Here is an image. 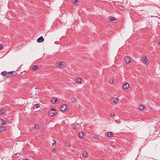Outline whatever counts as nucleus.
Returning <instances> with one entry per match:
<instances>
[{"instance_id": "nucleus-14", "label": "nucleus", "mask_w": 160, "mask_h": 160, "mask_svg": "<svg viewBox=\"0 0 160 160\" xmlns=\"http://www.w3.org/2000/svg\"><path fill=\"white\" fill-rule=\"evenodd\" d=\"M1 74L3 76H6L7 77V72L5 71L2 72Z\"/></svg>"}, {"instance_id": "nucleus-4", "label": "nucleus", "mask_w": 160, "mask_h": 160, "mask_svg": "<svg viewBox=\"0 0 160 160\" xmlns=\"http://www.w3.org/2000/svg\"><path fill=\"white\" fill-rule=\"evenodd\" d=\"M49 115L51 116H53L55 115L57 113L56 111H53L52 110H50L49 111Z\"/></svg>"}, {"instance_id": "nucleus-15", "label": "nucleus", "mask_w": 160, "mask_h": 160, "mask_svg": "<svg viewBox=\"0 0 160 160\" xmlns=\"http://www.w3.org/2000/svg\"><path fill=\"white\" fill-rule=\"evenodd\" d=\"M81 78H79L78 79H76V81L77 82L79 83H81Z\"/></svg>"}, {"instance_id": "nucleus-23", "label": "nucleus", "mask_w": 160, "mask_h": 160, "mask_svg": "<svg viewBox=\"0 0 160 160\" xmlns=\"http://www.w3.org/2000/svg\"><path fill=\"white\" fill-rule=\"evenodd\" d=\"M114 20H115V18L113 17H112L110 19V20L111 21H113Z\"/></svg>"}, {"instance_id": "nucleus-12", "label": "nucleus", "mask_w": 160, "mask_h": 160, "mask_svg": "<svg viewBox=\"0 0 160 160\" xmlns=\"http://www.w3.org/2000/svg\"><path fill=\"white\" fill-rule=\"evenodd\" d=\"M13 72L11 71L9 72L8 73H7V77H11L12 76V75L13 73Z\"/></svg>"}, {"instance_id": "nucleus-19", "label": "nucleus", "mask_w": 160, "mask_h": 160, "mask_svg": "<svg viewBox=\"0 0 160 160\" xmlns=\"http://www.w3.org/2000/svg\"><path fill=\"white\" fill-rule=\"evenodd\" d=\"M52 101L53 102V103H55L57 101V99L56 98L53 100H52Z\"/></svg>"}, {"instance_id": "nucleus-1", "label": "nucleus", "mask_w": 160, "mask_h": 160, "mask_svg": "<svg viewBox=\"0 0 160 160\" xmlns=\"http://www.w3.org/2000/svg\"><path fill=\"white\" fill-rule=\"evenodd\" d=\"M66 105L65 104H63L61 106L60 109L62 111L65 112L66 111Z\"/></svg>"}, {"instance_id": "nucleus-30", "label": "nucleus", "mask_w": 160, "mask_h": 160, "mask_svg": "<svg viewBox=\"0 0 160 160\" xmlns=\"http://www.w3.org/2000/svg\"><path fill=\"white\" fill-rule=\"evenodd\" d=\"M51 110H52V111L54 112V111H56V109L55 108H52V109H51Z\"/></svg>"}, {"instance_id": "nucleus-26", "label": "nucleus", "mask_w": 160, "mask_h": 160, "mask_svg": "<svg viewBox=\"0 0 160 160\" xmlns=\"http://www.w3.org/2000/svg\"><path fill=\"white\" fill-rule=\"evenodd\" d=\"M3 111L2 110L0 109V114H2L3 113Z\"/></svg>"}, {"instance_id": "nucleus-29", "label": "nucleus", "mask_w": 160, "mask_h": 160, "mask_svg": "<svg viewBox=\"0 0 160 160\" xmlns=\"http://www.w3.org/2000/svg\"><path fill=\"white\" fill-rule=\"evenodd\" d=\"M2 48V44H0V50Z\"/></svg>"}, {"instance_id": "nucleus-11", "label": "nucleus", "mask_w": 160, "mask_h": 160, "mask_svg": "<svg viewBox=\"0 0 160 160\" xmlns=\"http://www.w3.org/2000/svg\"><path fill=\"white\" fill-rule=\"evenodd\" d=\"M78 135L80 138H83V136L84 135V134L83 132H79Z\"/></svg>"}, {"instance_id": "nucleus-22", "label": "nucleus", "mask_w": 160, "mask_h": 160, "mask_svg": "<svg viewBox=\"0 0 160 160\" xmlns=\"http://www.w3.org/2000/svg\"><path fill=\"white\" fill-rule=\"evenodd\" d=\"M70 145H71V144H70V143H69V142H68L66 144V146L68 147H70Z\"/></svg>"}, {"instance_id": "nucleus-33", "label": "nucleus", "mask_w": 160, "mask_h": 160, "mask_svg": "<svg viewBox=\"0 0 160 160\" xmlns=\"http://www.w3.org/2000/svg\"><path fill=\"white\" fill-rule=\"evenodd\" d=\"M113 81H112H112H110V82L111 83H113Z\"/></svg>"}, {"instance_id": "nucleus-3", "label": "nucleus", "mask_w": 160, "mask_h": 160, "mask_svg": "<svg viewBox=\"0 0 160 160\" xmlns=\"http://www.w3.org/2000/svg\"><path fill=\"white\" fill-rule=\"evenodd\" d=\"M124 61L127 63H130L131 62L130 58L128 57H125L124 58Z\"/></svg>"}, {"instance_id": "nucleus-31", "label": "nucleus", "mask_w": 160, "mask_h": 160, "mask_svg": "<svg viewBox=\"0 0 160 160\" xmlns=\"http://www.w3.org/2000/svg\"><path fill=\"white\" fill-rule=\"evenodd\" d=\"M56 150V148L52 150V151L53 152H54Z\"/></svg>"}, {"instance_id": "nucleus-6", "label": "nucleus", "mask_w": 160, "mask_h": 160, "mask_svg": "<svg viewBox=\"0 0 160 160\" xmlns=\"http://www.w3.org/2000/svg\"><path fill=\"white\" fill-rule=\"evenodd\" d=\"M111 100L112 102L115 103H118L119 101L118 99V98H112L111 99Z\"/></svg>"}, {"instance_id": "nucleus-18", "label": "nucleus", "mask_w": 160, "mask_h": 160, "mask_svg": "<svg viewBox=\"0 0 160 160\" xmlns=\"http://www.w3.org/2000/svg\"><path fill=\"white\" fill-rule=\"evenodd\" d=\"M34 128L36 129H38L39 128V126L38 125L36 124L34 127Z\"/></svg>"}, {"instance_id": "nucleus-35", "label": "nucleus", "mask_w": 160, "mask_h": 160, "mask_svg": "<svg viewBox=\"0 0 160 160\" xmlns=\"http://www.w3.org/2000/svg\"><path fill=\"white\" fill-rule=\"evenodd\" d=\"M23 160H28L27 159H24Z\"/></svg>"}, {"instance_id": "nucleus-17", "label": "nucleus", "mask_w": 160, "mask_h": 160, "mask_svg": "<svg viewBox=\"0 0 160 160\" xmlns=\"http://www.w3.org/2000/svg\"><path fill=\"white\" fill-rule=\"evenodd\" d=\"M4 129L3 127L0 126V132H2L4 131Z\"/></svg>"}, {"instance_id": "nucleus-7", "label": "nucleus", "mask_w": 160, "mask_h": 160, "mask_svg": "<svg viewBox=\"0 0 160 160\" xmlns=\"http://www.w3.org/2000/svg\"><path fill=\"white\" fill-rule=\"evenodd\" d=\"M142 60L143 61H144L146 64H147L148 63V59L146 57H142Z\"/></svg>"}, {"instance_id": "nucleus-9", "label": "nucleus", "mask_w": 160, "mask_h": 160, "mask_svg": "<svg viewBox=\"0 0 160 160\" xmlns=\"http://www.w3.org/2000/svg\"><path fill=\"white\" fill-rule=\"evenodd\" d=\"M65 63L63 62H61L60 63H58L57 66L60 68L62 67V66H64Z\"/></svg>"}, {"instance_id": "nucleus-5", "label": "nucleus", "mask_w": 160, "mask_h": 160, "mask_svg": "<svg viewBox=\"0 0 160 160\" xmlns=\"http://www.w3.org/2000/svg\"><path fill=\"white\" fill-rule=\"evenodd\" d=\"M44 39L42 36H40L37 40V41L38 42H41L43 41Z\"/></svg>"}, {"instance_id": "nucleus-27", "label": "nucleus", "mask_w": 160, "mask_h": 160, "mask_svg": "<svg viewBox=\"0 0 160 160\" xmlns=\"http://www.w3.org/2000/svg\"><path fill=\"white\" fill-rule=\"evenodd\" d=\"M53 140V142L52 143V145H54V144L56 143V142L54 140Z\"/></svg>"}, {"instance_id": "nucleus-21", "label": "nucleus", "mask_w": 160, "mask_h": 160, "mask_svg": "<svg viewBox=\"0 0 160 160\" xmlns=\"http://www.w3.org/2000/svg\"><path fill=\"white\" fill-rule=\"evenodd\" d=\"M35 106H36V108H37L40 106V104L39 103L37 104H36Z\"/></svg>"}, {"instance_id": "nucleus-8", "label": "nucleus", "mask_w": 160, "mask_h": 160, "mask_svg": "<svg viewBox=\"0 0 160 160\" xmlns=\"http://www.w3.org/2000/svg\"><path fill=\"white\" fill-rule=\"evenodd\" d=\"M113 133L111 132H108L106 134V136L108 137H113Z\"/></svg>"}, {"instance_id": "nucleus-13", "label": "nucleus", "mask_w": 160, "mask_h": 160, "mask_svg": "<svg viewBox=\"0 0 160 160\" xmlns=\"http://www.w3.org/2000/svg\"><path fill=\"white\" fill-rule=\"evenodd\" d=\"M82 156L84 157H85V158H86V157H87L88 156V153H87V152H84L83 153V154H82Z\"/></svg>"}, {"instance_id": "nucleus-2", "label": "nucleus", "mask_w": 160, "mask_h": 160, "mask_svg": "<svg viewBox=\"0 0 160 160\" xmlns=\"http://www.w3.org/2000/svg\"><path fill=\"white\" fill-rule=\"evenodd\" d=\"M122 87H123V89H127L128 88H129V85L128 83L125 82L123 84Z\"/></svg>"}, {"instance_id": "nucleus-20", "label": "nucleus", "mask_w": 160, "mask_h": 160, "mask_svg": "<svg viewBox=\"0 0 160 160\" xmlns=\"http://www.w3.org/2000/svg\"><path fill=\"white\" fill-rule=\"evenodd\" d=\"M74 129H78L80 128V127L79 126H75L74 127Z\"/></svg>"}, {"instance_id": "nucleus-28", "label": "nucleus", "mask_w": 160, "mask_h": 160, "mask_svg": "<svg viewBox=\"0 0 160 160\" xmlns=\"http://www.w3.org/2000/svg\"><path fill=\"white\" fill-rule=\"evenodd\" d=\"M78 1V0H74L73 1V3H76V2H77Z\"/></svg>"}, {"instance_id": "nucleus-24", "label": "nucleus", "mask_w": 160, "mask_h": 160, "mask_svg": "<svg viewBox=\"0 0 160 160\" xmlns=\"http://www.w3.org/2000/svg\"><path fill=\"white\" fill-rule=\"evenodd\" d=\"M2 121H3V122H2V125H4L5 124L6 122V121L4 120H2Z\"/></svg>"}, {"instance_id": "nucleus-34", "label": "nucleus", "mask_w": 160, "mask_h": 160, "mask_svg": "<svg viewBox=\"0 0 160 160\" xmlns=\"http://www.w3.org/2000/svg\"><path fill=\"white\" fill-rule=\"evenodd\" d=\"M159 43L160 45V40L159 41Z\"/></svg>"}, {"instance_id": "nucleus-25", "label": "nucleus", "mask_w": 160, "mask_h": 160, "mask_svg": "<svg viewBox=\"0 0 160 160\" xmlns=\"http://www.w3.org/2000/svg\"><path fill=\"white\" fill-rule=\"evenodd\" d=\"M110 116L111 117L113 116H115V113H112L110 114Z\"/></svg>"}, {"instance_id": "nucleus-10", "label": "nucleus", "mask_w": 160, "mask_h": 160, "mask_svg": "<svg viewBox=\"0 0 160 160\" xmlns=\"http://www.w3.org/2000/svg\"><path fill=\"white\" fill-rule=\"evenodd\" d=\"M145 107L143 105H140L138 106V108L140 110H143L144 109Z\"/></svg>"}, {"instance_id": "nucleus-16", "label": "nucleus", "mask_w": 160, "mask_h": 160, "mask_svg": "<svg viewBox=\"0 0 160 160\" xmlns=\"http://www.w3.org/2000/svg\"><path fill=\"white\" fill-rule=\"evenodd\" d=\"M38 66H33L32 67V69L34 70H36L38 69Z\"/></svg>"}, {"instance_id": "nucleus-32", "label": "nucleus", "mask_w": 160, "mask_h": 160, "mask_svg": "<svg viewBox=\"0 0 160 160\" xmlns=\"http://www.w3.org/2000/svg\"><path fill=\"white\" fill-rule=\"evenodd\" d=\"M55 44H58V41H55Z\"/></svg>"}]
</instances>
